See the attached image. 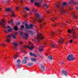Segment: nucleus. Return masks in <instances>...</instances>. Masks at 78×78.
I'll return each mask as SVG.
<instances>
[{"label":"nucleus","instance_id":"58","mask_svg":"<svg viewBox=\"0 0 78 78\" xmlns=\"http://www.w3.org/2000/svg\"><path fill=\"white\" fill-rule=\"evenodd\" d=\"M21 3H23V1H21Z\"/></svg>","mask_w":78,"mask_h":78},{"label":"nucleus","instance_id":"61","mask_svg":"<svg viewBox=\"0 0 78 78\" xmlns=\"http://www.w3.org/2000/svg\"><path fill=\"white\" fill-rule=\"evenodd\" d=\"M41 28H42V26L41 27Z\"/></svg>","mask_w":78,"mask_h":78},{"label":"nucleus","instance_id":"57","mask_svg":"<svg viewBox=\"0 0 78 78\" xmlns=\"http://www.w3.org/2000/svg\"><path fill=\"white\" fill-rule=\"evenodd\" d=\"M45 23H43V25H45Z\"/></svg>","mask_w":78,"mask_h":78},{"label":"nucleus","instance_id":"49","mask_svg":"<svg viewBox=\"0 0 78 78\" xmlns=\"http://www.w3.org/2000/svg\"><path fill=\"white\" fill-rule=\"evenodd\" d=\"M43 47H44L43 46H40V48H43Z\"/></svg>","mask_w":78,"mask_h":78},{"label":"nucleus","instance_id":"14","mask_svg":"<svg viewBox=\"0 0 78 78\" xmlns=\"http://www.w3.org/2000/svg\"><path fill=\"white\" fill-rule=\"evenodd\" d=\"M61 73H62L64 74V75H65V76H67V72L66 71H65L64 70H63L61 72Z\"/></svg>","mask_w":78,"mask_h":78},{"label":"nucleus","instance_id":"60","mask_svg":"<svg viewBox=\"0 0 78 78\" xmlns=\"http://www.w3.org/2000/svg\"><path fill=\"white\" fill-rule=\"evenodd\" d=\"M20 30H22V29L21 28H20Z\"/></svg>","mask_w":78,"mask_h":78},{"label":"nucleus","instance_id":"25","mask_svg":"<svg viewBox=\"0 0 78 78\" xmlns=\"http://www.w3.org/2000/svg\"><path fill=\"white\" fill-rule=\"evenodd\" d=\"M0 45L1 46H3V47H5L6 46V44L4 43H1Z\"/></svg>","mask_w":78,"mask_h":78},{"label":"nucleus","instance_id":"46","mask_svg":"<svg viewBox=\"0 0 78 78\" xmlns=\"http://www.w3.org/2000/svg\"><path fill=\"white\" fill-rule=\"evenodd\" d=\"M73 17H74V18H76H76H77V16H73Z\"/></svg>","mask_w":78,"mask_h":78},{"label":"nucleus","instance_id":"63","mask_svg":"<svg viewBox=\"0 0 78 78\" xmlns=\"http://www.w3.org/2000/svg\"><path fill=\"white\" fill-rule=\"evenodd\" d=\"M73 30V29H72V30Z\"/></svg>","mask_w":78,"mask_h":78},{"label":"nucleus","instance_id":"9","mask_svg":"<svg viewBox=\"0 0 78 78\" xmlns=\"http://www.w3.org/2000/svg\"><path fill=\"white\" fill-rule=\"evenodd\" d=\"M25 27L27 29H32L33 28V24H30V26L28 25L27 24H25Z\"/></svg>","mask_w":78,"mask_h":78},{"label":"nucleus","instance_id":"33","mask_svg":"<svg viewBox=\"0 0 78 78\" xmlns=\"http://www.w3.org/2000/svg\"><path fill=\"white\" fill-rule=\"evenodd\" d=\"M72 42H73V39L70 40L69 41V43L72 44Z\"/></svg>","mask_w":78,"mask_h":78},{"label":"nucleus","instance_id":"47","mask_svg":"<svg viewBox=\"0 0 78 78\" xmlns=\"http://www.w3.org/2000/svg\"><path fill=\"white\" fill-rule=\"evenodd\" d=\"M76 10H78V7H76Z\"/></svg>","mask_w":78,"mask_h":78},{"label":"nucleus","instance_id":"1","mask_svg":"<svg viewBox=\"0 0 78 78\" xmlns=\"http://www.w3.org/2000/svg\"><path fill=\"white\" fill-rule=\"evenodd\" d=\"M57 8H59L60 9L59 10V11H60L61 13L62 14H64L67 12L66 11L65 9H62L63 7H62V5H57L56 6Z\"/></svg>","mask_w":78,"mask_h":78},{"label":"nucleus","instance_id":"30","mask_svg":"<svg viewBox=\"0 0 78 78\" xmlns=\"http://www.w3.org/2000/svg\"><path fill=\"white\" fill-rule=\"evenodd\" d=\"M17 64H19L20 63V59H18L17 60Z\"/></svg>","mask_w":78,"mask_h":78},{"label":"nucleus","instance_id":"52","mask_svg":"<svg viewBox=\"0 0 78 78\" xmlns=\"http://www.w3.org/2000/svg\"><path fill=\"white\" fill-rule=\"evenodd\" d=\"M37 55H38V56H40V54H39V53H37Z\"/></svg>","mask_w":78,"mask_h":78},{"label":"nucleus","instance_id":"26","mask_svg":"<svg viewBox=\"0 0 78 78\" xmlns=\"http://www.w3.org/2000/svg\"><path fill=\"white\" fill-rule=\"evenodd\" d=\"M19 55H15L14 56H13V58L14 59H16L17 57H18Z\"/></svg>","mask_w":78,"mask_h":78},{"label":"nucleus","instance_id":"38","mask_svg":"<svg viewBox=\"0 0 78 78\" xmlns=\"http://www.w3.org/2000/svg\"><path fill=\"white\" fill-rule=\"evenodd\" d=\"M21 28H24V26L23 25L21 26Z\"/></svg>","mask_w":78,"mask_h":78},{"label":"nucleus","instance_id":"23","mask_svg":"<svg viewBox=\"0 0 78 78\" xmlns=\"http://www.w3.org/2000/svg\"><path fill=\"white\" fill-rule=\"evenodd\" d=\"M13 29L16 31H17V30H18V27H17L16 26L14 27Z\"/></svg>","mask_w":78,"mask_h":78},{"label":"nucleus","instance_id":"5","mask_svg":"<svg viewBox=\"0 0 78 78\" xmlns=\"http://www.w3.org/2000/svg\"><path fill=\"white\" fill-rule=\"evenodd\" d=\"M0 25L3 27V28H5V25H6V22L5 19H2L0 22Z\"/></svg>","mask_w":78,"mask_h":78},{"label":"nucleus","instance_id":"51","mask_svg":"<svg viewBox=\"0 0 78 78\" xmlns=\"http://www.w3.org/2000/svg\"><path fill=\"white\" fill-rule=\"evenodd\" d=\"M29 32L31 34H33V32L32 31H29Z\"/></svg>","mask_w":78,"mask_h":78},{"label":"nucleus","instance_id":"6","mask_svg":"<svg viewBox=\"0 0 78 78\" xmlns=\"http://www.w3.org/2000/svg\"><path fill=\"white\" fill-rule=\"evenodd\" d=\"M5 10V11H9V12H10V11H11L12 13V14L11 15V17H12H12H15L16 16V15H14V12H13L12 10V9H11V8H8L7 9H6Z\"/></svg>","mask_w":78,"mask_h":78},{"label":"nucleus","instance_id":"43","mask_svg":"<svg viewBox=\"0 0 78 78\" xmlns=\"http://www.w3.org/2000/svg\"><path fill=\"white\" fill-rule=\"evenodd\" d=\"M30 2L32 3H33V2H34V0H31Z\"/></svg>","mask_w":78,"mask_h":78},{"label":"nucleus","instance_id":"44","mask_svg":"<svg viewBox=\"0 0 78 78\" xmlns=\"http://www.w3.org/2000/svg\"><path fill=\"white\" fill-rule=\"evenodd\" d=\"M20 66V65H19V64H18L17 65V67H19Z\"/></svg>","mask_w":78,"mask_h":78},{"label":"nucleus","instance_id":"10","mask_svg":"<svg viewBox=\"0 0 78 78\" xmlns=\"http://www.w3.org/2000/svg\"><path fill=\"white\" fill-rule=\"evenodd\" d=\"M28 59L27 57H25L24 58V59L23 60L22 63L23 64H27V60Z\"/></svg>","mask_w":78,"mask_h":78},{"label":"nucleus","instance_id":"28","mask_svg":"<svg viewBox=\"0 0 78 78\" xmlns=\"http://www.w3.org/2000/svg\"><path fill=\"white\" fill-rule=\"evenodd\" d=\"M39 51L40 52H42V51H44V49H39Z\"/></svg>","mask_w":78,"mask_h":78},{"label":"nucleus","instance_id":"36","mask_svg":"<svg viewBox=\"0 0 78 78\" xmlns=\"http://www.w3.org/2000/svg\"><path fill=\"white\" fill-rule=\"evenodd\" d=\"M73 3V2L72 1H70L69 2V5H71V4Z\"/></svg>","mask_w":78,"mask_h":78},{"label":"nucleus","instance_id":"40","mask_svg":"<svg viewBox=\"0 0 78 78\" xmlns=\"http://www.w3.org/2000/svg\"><path fill=\"white\" fill-rule=\"evenodd\" d=\"M23 17H28V15H26L25 16H23Z\"/></svg>","mask_w":78,"mask_h":78},{"label":"nucleus","instance_id":"45","mask_svg":"<svg viewBox=\"0 0 78 78\" xmlns=\"http://www.w3.org/2000/svg\"><path fill=\"white\" fill-rule=\"evenodd\" d=\"M73 9L72 7L69 8V9H70L71 10H72V9Z\"/></svg>","mask_w":78,"mask_h":78},{"label":"nucleus","instance_id":"34","mask_svg":"<svg viewBox=\"0 0 78 78\" xmlns=\"http://www.w3.org/2000/svg\"><path fill=\"white\" fill-rule=\"evenodd\" d=\"M32 11L34 12H36V11H37V10L35 9H33L32 10Z\"/></svg>","mask_w":78,"mask_h":78},{"label":"nucleus","instance_id":"29","mask_svg":"<svg viewBox=\"0 0 78 78\" xmlns=\"http://www.w3.org/2000/svg\"><path fill=\"white\" fill-rule=\"evenodd\" d=\"M48 58L49 59H51V60L53 59V58H52V56H48Z\"/></svg>","mask_w":78,"mask_h":78},{"label":"nucleus","instance_id":"4","mask_svg":"<svg viewBox=\"0 0 78 78\" xmlns=\"http://www.w3.org/2000/svg\"><path fill=\"white\" fill-rule=\"evenodd\" d=\"M6 30H5L4 32L5 33H7L8 32V33H11L12 31V30H13V29L12 28H11V27L9 26H8L6 28Z\"/></svg>","mask_w":78,"mask_h":78},{"label":"nucleus","instance_id":"3","mask_svg":"<svg viewBox=\"0 0 78 78\" xmlns=\"http://www.w3.org/2000/svg\"><path fill=\"white\" fill-rule=\"evenodd\" d=\"M73 56L72 55H68V57L66 58V59L68 61H73L75 59V57H73Z\"/></svg>","mask_w":78,"mask_h":78},{"label":"nucleus","instance_id":"12","mask_svg":"<svg viewBox=\"0 0 78 78\" xmlns=\"http://www.w3.org/2000/svg\"><path fill=\"white\" fill-rule=\"evenodd\" d=\"M34 4L36 5V6H37V7H41V3L39 2H34Z\"/></svg>","mask_w":78,"mask_h":78},{"label":"nucleus","instance_id":"64","mask_svg":"<svg viewBox=\"0 0 78 78\" xmlns=\"http://www.w3.org/2000/svg\"><path fill=\"white\" fill-rule=\"evenodd\" d=\"M72 1H73V0H72Z\"/></svg>","mask_w":78,"mask_h":78},{"label":"nucleus","instance_id":"11","mask_svg":"<svg viewBox=\"0 0 78 78\" xmlns=\"http://www.w3.org/2000/svg\"><path fill=\"white\" fill-rule=\"evenodd\" d=\"M24 48H29L30 50H32L33 48H34V47L32 46L31 47H30L28 46L27 45H24Z\"/></svg>","mask_w":78,"mask_h":78},{"label":"nucleus","instance_id":"54","mask_svg":"<svg viewBox=\"0 0 78 78\" xmlns=\"http://www.w3.org/2000/svg\"><path fill=\"white\" fill-rule=\"evenodd\" d=\"M18 32H16V33H15V34H15V35H16V34H18Z\"/></svg>","mask_w":78,"mask_h":78},{"label":"nucleus","instance_id":"35","mask_svg":"<svg viewBox=\"0 0 78 78\" xmlns=\"http://www.w3.org/2000/svg\"><path fill=\"white\" fill-rule=\"evenodd\" d=\"M15 9H19V7H17V6H15Z\"/></svg>","mask_w":78,"mask_h":78},{"label":"nucleus","instance_id":"21","mask_svg":"<svg viewBox=\"0 0 78 78\" xmlns=\"http://www.w3.org/2000/svg\"><path fill=\"white\" fill-rule=\"evenodd\" d=\"M23 37L25 39H27L28 38V35L27 34H25L24 35H23Z\"/></svg>","mask_w":78,"mask_h":78},{"label":"nucleus","instance_id":"42","mask_svg":"<svg viewBox=\"0 0 78 78\" xmlns=\"http://www.w3.org/2000/svg\"><path fill=\"white\" fill-rule=\"evenodd\" d=\"M23 44V42H22V41H20V44L21 45L22 44Z\"/></svg>","mask_w":78,"mask_h":78},{"label":"nucleus","instance_id":"55","mask_svg":"<svg viewBox=\"0 0 78 78\" xmlns=\"http://www.w3.org/2000/svg\"><path fill=\"white\" fill-rule=\"evenodd\" d=\"M31 42H29V45H31Z\"/></svg>","mask_w":78,"mask_h":78},{"label":"nucleus","instance_id":"59","mask_svg":"<svg viewBox=\"0 0 78 78\" xmlns=\"http://www.w3.org/2000/svg\"><path fill=\"white\" fill-rule=\"evenodd\" d=\"M73 13L74 14V15H75V12H73Z\"/></svg>","mask_w":78,"mask_h":78},{"label":"nucleus","instance_id":"32","mask_svg":"<svg viewBox=\"0 0 78 78\" xmlns=\"http://www.w3.org/2000/svg\"><path fill=\"white\" fill-rule=\"evenodd\" d=\"M51 47H52V48H55V44H51Z\"/></svg>","mask_w":78,"mask_h":78},{"label":"nucleus","instance_id":"27","mask_svg":"<svg viewBox=\"0 0 78 78\" xmlns=\"http://www.w3.org/2000/svg\"><path fill=\"white\" fill-rule=\"evenodd\" d=\"M25 10H26V11H30V9H28V8L27 7H25Z\"/></svg>","mask_w":78,"mask_h":78},{"label":"nucleus","instance_id":"15","mask_svg":"<svg viewBox=\"0 0 78 78\" xmlns=\"http://www.w3.org/2000/svg\"><path fill=\"white\" fill-rule=\"evenodd\" d=\"M30 55H31V56H33L34 57H35V58H37V55L35 54L34 53H33L32 52H30Z\"/></svg>","mask_w":78,"mask_h":78},{"label":"nucleus","instance_id":"2","mask_svg":"<svg viewBox=\"0 0 78 78\" xmlns=\"http://www.w3.org/2000/svg\"><path fill=\"white\" fill-rule=\"evenodd\" d=\"M35 15L36 17L34 20V22L38 21V22H41L43 20V18H40L39 17V15L38 13H35Z\"/></svg>","mask_w":78,"mask_h":78},{"label":"nucleus","instance_id":"7","mask_svg":"<svg viewBox=\"0 0 78 78\" xmlns=\"http://www.w3.org/2000/svg\"><path fill=\"white\" fill-rule=\"evenodd\" d=\"M45 38L44 36H42V34H40L39 35L37 36V39L38 41H40V40H42Z\"/></svg>","mask_w":78,"mask_h":78},{"label":"nucleus","instance_id":"31","mask_svg":"<svg viewBox=\"0 0 78 78\" xmlns=\"http://www.w3.org/2000/svg\"><path fill=\"white\" fill-rule=\"evenodd\" d=\"M20 24V22H17L16 23V26L19 25Z\"/></svg>","mask_w":78,"mask_h":78},{"label":"nucleus","instance_id":"48","mask_svg":"<svg viewBox=\"0 0 78 78\" xmlns=\"http://www.w3.org/2000/svg\"><path fill=\"white\" fill-rule=\"evenodd\" d=\"M56 19L55 18H52L51 20H55Z\"/></svg>","mask_w":78,"mask_h":78},{"label":"nucleus","instance_id":"50","mask_svg":"<svg viewBox=\"0 0 78 78\" xmlns=\"http://www.w3.org/2000/svg\"><path fill=\"white\" fill-rule=\"evenodd\" d=\"M47 6V4L45 3L44 5V6Z\"/></svg>","mask_w":78,"mask_h":78},{"label":"nucleus","instance_id":"8","mask_svg":"<svg viewBox=\"0 0 78 78\" xmlns=\"http://www.w3.org/2000/svg\"><path fill=\"white\" fill-rule=\"evenodd\" d=\"M11 36L10 35H8L6 37V42L7 43H9L11 42Z\"/></svg>","mask_w":78,"mask_h":78},{"label":"nucleus","instance_id":"24","mask_svg":"<svg viewBox=\"0 0 78 78\" xmlns=\"http://www.w3.org/2000/svg\"><path fill=\"white\" fill-rule=\"evenodd\" d=\"M33 63H29L27 64L28 66H32L33 65Z\"/></svg>","mask_w":78,"mask_h":78},{"label":"nucleus","instance_id":"19","mask_svg":"<svg viewBox=\"0 0 78 78\" xmlns=\"http://www.w3.org/2000/svg\"><path fill=\"white\" fill-rule=\"evenodd\" d=\"M8 22L9 23H10L12 25H13V19H11V22H10V21H9Z\"/></svg>","mask_w":78,"mask_h":78},{"label":"nucleus","instance_id":"37","mask_svg":"<svg viewBox=\"0 0 78 78\" xmlns=\"http://www.w3.org/2000/svg\"><path fill=\"white\" fill-rule=\"evenodd\" d=\"M20 35L23 36V32H20Z\"/></svg>","mask_w":78,"mask_h":78},{"label":"nucleus","instance_id":"16","mask_svg":"<svg viewBox=\"0 0 78 78\" xmlns=\"http://www.w3.org/2000/svg\"><path fill=\"white\" fill-rule=\"evenodd\" d=\"M13 44L14 45V48H15V49H16V48H17V43L16 42H14L13 43Z\"/></svg>","mask_w":78,"mask_h":78},{"label":"nucleus","instance_id":"18","mask_svg":"<svg viewBox=\"0 0 78 78\" xmlns=\"http://www.w3.org/2000/svg\"><path fill=\"white\" fill-rule=\"evenodd\" d=\"M64 41V39L63 38H61L59 40V41H58V43H63Z\"/></svg>","mask_w":78,"mask_h":78},{"label":"nucleus","instance_id":"22","mask_svg":"<svg viewBox=\"0 0 78 78\" xmlns=\"http://www.w3.org/2000/svg\"><path fill=\"white\" fill-rule=\"evenodd\" d=\"M62 5V6H67V4L66 2H63Z\"/></svg>","mask_w":78,"mask_h":78},{"label":"nucleus","instance_id":"53","mask_svg":"<svg viewBox=\"0 0 78 78\" xmlns=\"http://www.w3.org/2000/svg\"><path fill=\"white\" fill-rule=\"evenodd\" d=\"M39 56H40V57H41V58H43V56L42 55H40Z\"/></svg>","mask_w":78,"mask_h":78},{"label":"nucleus","instance_id":"13","mask_svg":"<svg viewBox=\"0 0 78 78\" xmlns=\"http://www.w3.org/2000/svg\"><path fill=\"white\" fill-rule=\"evenodd\" d=\"M41 69L42 71H44L45 70V66L43 65H41Z\"/></svg>","mask_w":78,"mask_h":78},{"label":"nucleus","instance_id":"62","mask_svg":"<svg viewBox=\"0 0 78 78\" xmlns=\"http://www.w3.org/2000/svg\"><path fill=\"white\" fill-rule=\"evenodd\" d=\"M44 44H46V43H44Z\"/></svg>","mask_w":78,"mask_h":78},{"label":"nucleus","instance_id":"39","mask_svg":"<svg viewBox=\"0 0 78 78\" xmlns=\"http://www.w3.org/2000/svg\"><path fill=\"white\" fill-rule=\"evenodd\" d=\"M68 31L69 33H70L71 32V31L70 30H68Z\"/></svg>","mask_w":78,"mask_h":78},{"label":"nucleus","instance_id":"41","mask_svg":"<svg viewBox=\"0 0 78 78\" xmlns=\"http://www.w3.org/2000/svg\"><path fill=\"white\" fill-rule=\"evenodd\" d=\"M73 3L74 5H77V4H78V2H74Z\"/></svg>","mask_w":78,"mask_h":78},{"label":"nucleus","instance_id":"17","mask_svg":"<svg viewBox=\"0 0 78 78\" xmlns=\"http://www.w3.org/2000/svg\"><path fill=\"white\" fill-rule=\"evenodd\" d=\"M11 35L12 36V37L13 39H16V36L15 34H11Z\"/></svg>","mask_w":78,"mask_h":78},{"label":"nucleus","instance_id":"56","mask_svg":"<svg viewBox=\"0 0 78 78\" xmlns=\"http://www.w3.org/2000/svg\"><path fill=\"white\" fill-rule=\"evenodd\" d=\"M69 22V21L67 20L66 21V23H68Z\"/></svg>","mask_w":78,"mask_h":78},{"label":"nucleus","instance_id":"20","mask_svg":"<svg viewBox=\"0 0 78 78\" xmlns=\"http://www.w3.org/2000/svg\"><path fill=\"white\" fill-rule=\"evenodd\" d=\"M30 59L31 61H37V59L36 58H30Z\"/></svg>","mask_w":78,"mask_h":78}]
</instances>
